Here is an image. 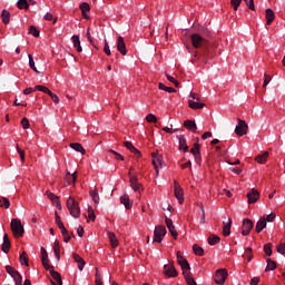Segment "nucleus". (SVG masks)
I'll return each instance as SVG.
<instances>
[{
  "instance_id": "nucleus-16",
  "label": "nucleus",
  "mask_w": 285,
  "mask_h": 285,
  "mask_svg": "<svg viewBox=\"0 0 285 285\" xmlns=\"http://www.w3.org/2000/svg\"><path fill=\"white\" fill-rule=\"evenodd\" d=\"M230 228H232V219L230 217L227 218V222H223V235L224 237H229L230 235Z\"/></svg>"
},
{
  "instance_id": "nucleus-61",
  "label": "nucleus",
  "mask_w": 285,
  "mask_h": 285,
  "mask_svg": "<svg viewBox=\"0 0 285 285\" xmlns=\"http://www.w3.org/2000/svg\"><path fill=\"white\" fill-rule=\"evenodd\" d=\"M21 126H22L23 130L29 129V127H30L29 119L23 117L22 120H21Z\"/></svg>"
},
{
  "instance_id": "nucleus-13",
  "label": "nucleus",
  "mask_w": 285,
  "mask_h": 285,
  "mask_svg": "<svg viewBox=\"0 0 285 285\" xmlns=\"http://www.w3.org/2000/svg\"><path fill=\"white\" fill-rule=\"evenodd\" d=\"M164 274L168 277H177L175 265H164Z\"/></svg>"
},
{
  "instance_id": "nucleus-23",
  "label": "nucleus",
  "mask_w": 285,
  "mask_h": 285,
  "mask_svg": "<svg viewBox=\"0 0 285 285\" xmlns=\"http://www.w3.org/2000/svg\"><path fill=\"white\" fill-rule=\"evenodd\" d=\"M183 127H185L187 130H190L191 132L197 131V125L195 124L194 120H185Z\"/></svg>"
},
{
  "instance_id": "nucleus-1",
  "label": "nucleus",
  "mask_w": 285,
  "mask_h": 285,
  "mask_svg": "<svg viewBox=\"0 0 285 285\" xmlns=\"http://www.w3.org/2000/svg\"><path fill=\"white\" fill-rule=\"evenodd\" d=\"M190 41H191V46H194V48L203 49V51H200V52H195V58H197L199 56L200 60H203L204 62H206L207 59L212 58L210 43L207 41L206 38H203L202 35L195 33V35L190 36Z\"/></svg>"
},
{
  "instance_id": "nucleus-17",
  "label": "nucleus",
  "mask_w": 285,
  "mask_h": 285,
  "mask_svg": "<svg viewBox=\"0 0 285 285\" xmlns=\"http://www.w3.org/2000/svg\"><path fill=\"white\" fill-rule=\"evenodd\" d=\"M41 264H43L45 269H51L52 266L48 263V252H46L45 247H41Z\"/></svg>"
},
{
  "instance_id": "nucleus-52",
  "label": "nucleus",
  "mask_w": 285,
  "mask_h": 285,
  "mask_svg": "<svg viewBox=\"0 0 285 285\" xmlns=\"http://www.w3.org/2000/svg\"><path fill=\"white\" fill-rule=\"evenodd\" d=\"M264 253L265 255H267L268 257L272 256L273 252H272V244H266L264 245Z\"/></svg>"
},
{
  "instance_id": "nucleus-20",
  "label": "nucleus",
  "mask_w": 285,
  "mask_h": 285,
  "mask_svg": "<svg viewBox=\"0 0 285 285\" xmlns=\"http://www.w3.org/2000/svg\"><path fill=\"white\" fill-rule=\"evenodd\" d=\"M47 271H49L50 276L55 279V282H56L58 285H62L61 275H60L58 272H55V271H53V266H51V268H49V269H47Z\"/></svg>"
},
{
  "instance_id": "nucleus-40",
  "label": "nucleus",
  "mask_w": 285,
  "mask_h": 285,
  "mask_svg": "<svg viewBox=\"0 0 285 285\" xmlns=\"http://www.w3.org/2000/svg\"><path fill=\"white\" fill-rule=\"evenodd\" d=\"M55 223L58 226L59 230H63L66 228L61 222V217L58 215V213H55Z\"/></svg>"
},
{
  "instance_id": "nucleus-30",
  "label": "nucleus",
  "mask_w": 285,
  "mask_h": 285,
  "mask_svg": "<svg viewBox=\"0 0 285 285\" xmlns=\"http://www.w3.org/2000/svg\"><path fill=\"white\" fill-rule=\"evenodd\" d=\"M107 236L109 238V243L111 244V247L116 248L118 246V239L116 237V234L112 232H108Z\"/></svg>"
},
{
  "instance_id": "nucleus-53",
  "label": "nucleus",
  "mask_w": 285,
  "mask_h": 285,
  "mask_svg": "<svg viewBox=\"0 0 285 285\" xmlns=\"http://www.w3.org/2000/svg\"><path fill=\"white\" fill-rule=\"evenodd\" d=\"M146 121L149 124H157V117L154 116V114H148V116H146Z\"/></svg>"
},
{
  "instance_id": "nucleus-34",
  "label": "nucleus",
  "mask_w": 285,
  "mask_h": 285,
  "mask_svg": "<svg viewBox=\"0 0 285 285\" xmlns=\"http://www.w3.org/2000/svg\"><path fill=\"white\" fill-rule=\"evenodd\" d=\"M207 242H208L209 246H216V244L220 243V237L215 234H212V235H209Z\"/></svg>"
},
{
  "instance_id": "nucleus-5",
  "label": "nucleus",
  "mask_w": 285,
  "mask_h": 285,
  "mask_svg": "<svg viewBox=\"0 0 285 285\" xmlns=\"http://www.w3.org/2000/svg\"><path fill=\"white\" fill-rule=\"evenodd\" d=\"M167 230L166 227L158 225L154 230V243L161 244L164 237H166Z\"/></svg>"
},
{
  "instance_id": "nucleus-55",
  "label": "nucleus",
  "mask_w": 285,
  "mask_h": 285,
  "mask_svg": "<svg viewBox=\"0 0 285 285\" xmlns=\"http://www.w3.org/2000/svg\"><path fill=\"white\" fill-rule=\"evenodd\" d=\"M253 248L252 247H247L245 249V254H246V258L248 259V263L253 261Z\"/></svg>"
},
{
  "instance_id": "nucleus-37",
  "label": "nucleus",
  "mask_w": 285,
  "mask_h": 285,
  "mask_svg": "<svg viewBox=\"0 0 285 285\" xmlns=\"http://www.w3.org/2000/svg\"><path fill=\"white\" fill-rule=\"evenodd\" d=\"M11 206L9 199L4 196H0V207L8 209Z\"/></svg>"
},
{
  "instance_id": "nucleus-43",
  "label": "nucleus",
  "mask_w": 285,
  "mask_h": 285,
  "mask_svg": "<svg viewBox=\"0 0 285 285\" xmlns=\"http://www.w3.org/2000/svg\"><path fill=\"white\" fill-rule=\"evenodd\" d=\"M28 33L36 38L40 37V32L35 26H30Z\"/></svg>"
},
{
  "instance_id": "nucleus-10",
  "label": "nucleus",
  "mask_w": 285,
  "mask_h": 285,
  "mask_svg": "<svg viewBox=\"0 0 285 285\" xmlns=\"http://www.w3.org/2000/svg\"><path fill=\"white\" fill-rule=\"evenodd\" d=\"M151 157H153L151 165H154L156 175H158V166L160 168H163V166H164L163 157L155 153L151 154Z\"/></svg>"
},
{
  "instance_id": "nucleus-33",
  "label": "nucleus",
  "mask_w": 285,
  "mask_h": 285,
  "mask_svg": "<svg viewBox=\"0 0 285 285\" xmlns=\"http://www.w3.org/2000/svg\"><path fill=\"white\" fill-rule=\"evenodd\" d=\"M80 10H81L82 17H85V19H89L88 12L90 11V6L86 2H82L80 4Z\"/></svg>"
},
{
  "instance_id": "nucleus-2",
  "label": "nucleus",
  "mask_w": 285,
  "mask_h": 285,
  "mask_svg": "<svg viewBox=\"0 0 285 285\" xmlns=\"http://www.w3.org/2000/svg\"><path fill=\"white\" fill-rule=\"evenodd\" d=\"M176 257H177V264L180 265L183 269V276H185L187 285H197V282H195V279L190 277L189 273L186 272L190 269V265L188 261H186V258L181 256L180 252H177Z\"/></svg>"
},
{
  "instance_id": "nucleus-6",
  "label": "nucleus",
  "mask_w": 285,
  "mask_h": 285,
  "mask_svg": "<svg viewBox=\"0 0 285 285\" xmlns=\"http://www.w3.org/2000/svg\"><path fill=\"white\" fill-rule=\"evenodd\" d=\"M248 131V125L245 122V120H242L237 118V126L235 127V134L239 137H244L247 135Z\"/></svg>"
},
{
  "instance_id": "nucleus-21",
  "label": "nucleus",
  "mask_w": 285,
  "mask_h": 285,
  "mask_svg": "<svg viewBox=\"0 0 285 285\" xmlns=\"http://www.w3.org/2000/svg\"><path fill=\"white\" fill-rule=\"evenodd\" d=\"M267 224H266V218L261 217L258 222H256V226H255V232L256 233H262V230L264 228H266Z\"/></svg>"
},
{
  "instance_id": "nucleus-38",
  "label": "nucleus",
  "mask_w": 285,
  "mask_h": 285,
  "mask_svg": "<svg viewBox=\"0 0 285 285\" xmlns=\"http://www.w3.org/2000/svg\"><path fill=\"white\" fill-rule=\"evenodd\" d=\"M17 6L19 10H29V2L27 0H18Z\"/></svg>"
},
{
  "instance_id": "nucleus-49",
  "label": "nucleus",
  "mask_w": 285,
  "mask_h": 285,
  "mask_svg": "<svg viewBox=\"0 0 285 285\" xmlns=\"http://www.w3.org/2000/svg\"><path fill=\"white\" fill-rule=\"evenodd\" d=\"M193 249H194L195 255H198L199 257L204 256V248L203 247H199L198 245H194Z\"/></svg>"
},
{
  "instance_id": "nucleus-28",
  "label": "nucleus",
  "mask_w": 285,
  "mask_h": 285,
  "mask_svg": "<svg viewBox=\"0 0 285 285\" xmlns=\"http://www.w3.org/2000/svg\"><path fill=\"white\" fill-rule=\"evenodd\" d=\"M61 247L59 246V240H55L53 243V253L56 261H61V254H60Z\"/></svg>"
},
{
  "instance_id": "nucleus-8",
  "label": "nucleus",
  "mask_w": 285,
  "mask_h": 285,
  "mask_svg": "<svg viewBox=\"0 0 285 285\" xmlns=\"http://www.w3.org/2000/svg\"><path fill=\"white\" fill-rule=\"evenodd\" d=\"M227 279V271L225 268H219L214 276V281L217 285H224Z\"/></svg>"
},
{
  "instance_id": "nucleus-59",
  "label": "nucleus",
  "mask_w": 285,
  "mask_h": 285,
  "mask_svg": "<svg viewBox=\"0 0 285 285\" xmlns=\"http://www.w3.org/2000/svg\"><path fill=\"white\" fill-rule=\"evenodd\" d=\"M124 147H126L130 151L136 153V150H137V148H135V146L130 141H124Z\"/></svg>"
},
{
  "instance_id": "nucleus-3",
  "label": "nucleus",
  "mask_w": 285,
  "mask_h": 285,
  "mask_svg": "<svg viewBox=\"0 0 285 285\" xmlns=\"http://www.w3.org/2000/svg\"><path fill=\"white\" fill-rule=\"evenodd\" d=\"M67 208L69 210V214L73 218H79V216H80V207H79V203H77L75 198L69 197L67 199Z\"/></svg>"
},
{
  "instance_id": "nucleus-12",
  "label": "nucleus",
  "mask_w": 285,
  "mask_h": 285,
  "mask_svg": "<svg viewBox=\"0 0 285 285\" xmlns=\"http://www.w3.org/2000/svg\"><path fill=\"white\" fill-rule=\"evenodd\" d=\"M128 177L130 178V187L135 193H139L141 185L138 183V176L131 175V171H128Z\"/></svg>"
},
{
  "instance_id": "nucleus-29",
  "label": "nucleus",
  "mask_w": 285,
  "mask_h": 285,
  "mask_svg": "<svg viewBox=\"0 0 285 285\" xmlns=\"http://www.w3.org/2000/svg\"><path fill=\"white\" fill-rule=\"evenodd\" d=\"M65 180L68 183V186H70L71 184H76L77 173L73 171V174L71 175L70 171H68L67 176H65Z\"/></svg>"
},
{
  "instance_id": "nucleus-31",
  "label": "nucleus",
  "mask_w": 285,
  "mask_h": 285,
  "mask_svg": "<svg viewBox=\"0 0 285 285\" xmlns=\"http://www.w3.org/2000/svg\"><path fill=\"white\" fill-rule=\"evenodd\" d=\"M206 107V104H200L198 101L189 100V108L191 110H200Z\"/></svg>"
},
{
  "instance_id": "nucleus-56",
  "label": "nucleus",
  "mask_w": 285,
  "mask_h": 285,
  "mask_svg": "<svg viewBox=\"0 0 285 285\" xmlns=\"http://www.w3.org/2000/svg\"><path fill=\"white\" fill-rule=\"evenodd\" d=\"M43 19H45L46 21H51V20H53V24L57 23V20H58V18H53L52 13H49V12H47V13L45 14Z\"/></svg>"
},
{
  "instance_id": "nucleus-48",
  "label": "nucleus",
  "mask_w": 285,
  "mask_h": 285,
  "mask_svg": "<svg viewBox=\"0 0 285 285\" xmlns=\"http://www.w3.org/2000/svg\"><path fill=\"white\" fill-rule=\"evenodd\" d=\"M109 154L115 156V160H117V161H125V157H122V155H120L119 153H117V151H115L112 149H109Z\"/></svg>"
},
{
  "instance_id": "nucleus-51",
  "label": "nucleus",
  "mask_w": 285,
  "mask_h": 285,
  "mask_svg": "<svg viewBox=\"0 0 285 285\" xmlns=\"http://www.w3.org/2000/svg\"><path fill=\"white\" fill-rule=\"evenodd\" d=\"M35 90H39L40 92H45L47 95H51L52 94V91H50V89H48L47 87H43V86H36Z\"/></svg>"
},
{
  "instance_id": "nucleus-4",
  "label": "nucleus",
  "mask_w": 285,
  "mask_h": 285,
  "mask_svg": "<svg viewBox=\"0 0 285 285\" xmlns=\"http://www.w3.org/2000/svg\"><path fill=\"white\" fill-rule=\"evenodd\" d=\"M10 229L12 230L14 237L24 236V227L22 226L20 219L13 218L12 222H10Z\"/></svg>"
},
{
  "instance_id": "nucleus-22",
  "label": "nucleus",
  "mask_w": 285,
  "mask_h": 285,
  "mask_svg": "<svg viewBox=\"0 0 285 285\" xmlns=\"http://www.w3.org/2000/svg\"><path fill=\"white\" fill-rule=\"evenodd\" d=\"M265 20L267 26H271L272 22L275 20V12L272 9L265 10Z\"/></svg>"
},
{
  "instance_id": "nucleus-63",
  "label": "nucleus",
  "mask_w": 285,
  "mask_h": 285,
  "mask_svg": "<svg viewBox=\"0 0 285 285\" xmlns=\"http://www.w3.org/2000/svg\"><path fill=\"white\" fill-rule=\"evenodd\" d=\"M88 213H89L88 218L91 219V222H95V219H97V216L95 215L92 207L88 208Z\"/></svg>"
},
{
  "instance_id": "nucleus-64",
  "label": "nucleus",
  "mask_w": 285,
  "mask_h": 285,
  "mask_svg": "<svg viewBox=\"0 0 285 285\" xmlns=\"http://www.w3.org/2000/svg\"><path fill=\"white\" fill-rule=\"evenodd\" d=\"M276 250L278 254L285 255V244L277 245Z\"/></svg>"
},
{
  "instance_id": "nucleus-44",
  "label": "nucleus",
  "mask_w": 285,
  "mask_h": 285,
  "mask_svg": "<svg viewBox=\"0 0 285 285\" xmlns=\"http://www.w3.org/2000/svg\"><path fill=\"white\" fill-rule=\"evenodd\" d=\"M60 233L62 234L63 242L68 244L71 240L70 234H68V230L66 228L60 229Z\"/></svg>"
},
{
  "instance_id": "nucleus-42",
  "label": "nucleus",
  "mask_w": 285,
  "mask_h": 285,
  "mask_svg": "<svg viewBox=\"0 0 285 285\" xmlns=\"http://www.w3.org/2000/svg\"><path fill=\"white\" fill-rule=\"evenodd\" d=\"M158 88H159V90H164L165 92H168V94L176 92V89H174L171 87H166V86H164L163 82L158 83Z\"/></svg>"
},
{
  "instance_id": "nucleus-15",
  "label": "nucleus",
  "mask_w": 285,
  "mask_h": 285,
  "mask_svg": "<svg viewBox=\"0 0 285 285\" xmlns=\"http://www.w3.org/2000/svg\"><path fill=\"white\" fill-rule=\"evenodd\" d=\"M246 197H248V204L252 205L257 203L259 198V193L257 191V189H250V191L246 194Z\"/></svg>"
},
{
  "instance_id": "nucleus-25",
  "label": "nucleus",
  "mask_w": 285,
  "mask_h": 285,
  "mask_svg": "<svg viewBox=\"0 0 285 285\" xmlns=\"http://www.w3.org/2000/svg\"><path fill=\"white\" fill-rule=\"evenodd\" d=\"M69 148H71L72 150H76L77 153H80L81 155H86V149L79 142L69 144Z\"/></svg>"
},
{
  "instance_id": "nucleus-35",
  "label": "nucleus",
  "mask_w": 285,
  "mask_h": 285,
  "mask_svg": "<svg viewBox=\"0 0 285 285\" xmlns=\"http://www.w3.org/2000/svg\"><path fill=\"white\" fill-rule=\"evenodd\" d=\"M91 199L95 204H99V193L97 186H95V189H91L89 191Z\"/></svg>"
},
{
  "instance_id": "nucleus-54",
  "label": "nucleus",
  "mask_w": 285,
  "mask_h": 285,
  "mask_svg": "<svg viewBox=\"0 0 285 285\" xmlns=\"http://www.w3.org/2000/svg\"><path fill=\"white\" fill-rule=\"evenodd\" d=\"M242 2H243V0H230V4L233 7V10H235V11L238 10Z\"/></svg>"
},
{
  "instance_id": "nucleus-57",
  "label": "nucleus",
  "mask_w": 285,
  "mask_h": 285,
  "mask_svg": "<svg viewBox=\"0 0 285 285\" xmlns=\"http://www.w3.org/2000/svg\"><path fill=\"white\" fill-rule=\"evenodd\" d=\"M17 151L19 154V157L21 158V161L24 163L26 161V154L24 150H22L18 145H17Z\"/></svg>"
},
{
  "instance_id": "nucleus-7",
  "label": "nucleus",
  "mask_w": 285,
  "mask_h": 285,
  "mask_svg": "<svg viewBox=\"0 0 285 285\" xmlns=\"http://www.w3.org/2000/svg\"><path fill=\"white\" fill-rule=\"evenodd\" d=\"M198 141H199V138H196L194 148L190 149V154L194 155L196 165H202V151L199 150L200 146Z\"/></svg>"
},
{
  "instance_id": "nucleus-41",
  "label": "nucleus",
  "mask_w": 285,
  "mask_h": 285,
  "mask_svg": "<svg viewBox=\"0 0 285 285\" xmlns=\"http://www.w3.org/2000/svg\"><path fill=\"white\" fill-rule=\"evenodd\" d=\"M276 263L273 262L271 258H267V266L265 267V272L275 271Z\"/></svg>"
},
{
  "instance_id": "nucleus-36",
  "label": "nucleus",
  "mask_w": 285,
  "mask_h": 285,
  "mask_svg": "<svg viewBox=\"0 0 285 285\" xmlns=\"http://www.w3.org/2000/svg\"><path fill=\"white\" fill-rule=\"evenodd\" d=\"M72 42H73V48H76V50H77L78 52H81L82 49H81L79 36L73 35V36H72Z\"/></svg>"
},
{
  "instance_id": "nucleus-26",
  "label": "nucleus",
  "mask_w": 285,
  "mask_h": 285,
  "mask_svg": "<svg viewBox=\"0 0 285 285\" xmlns=\"http://www.w3.org/2000/svg\"><path fill=\"white\" fill-rule=\"evenodd\" d=\"M10 248H11V240H9L8 235L4 234V236H3V244H2V252L4 254H8Z\"/></svg>"
},
{
  "instance_id": "nucleus-46",
  "label": "nucleus",
  "mask_w": 285,
  "mask_h": 285,
  "mask_svg": "<svg viewBox=\"0 0 285 285\" xmlns=\"http://www.w3.org/2000/svg\"><path fill=\"white\" fill-rule=\"evenodd\" d=\"M28 60H29V66H30L31 70L35 71V72H37V73H40V72L38 71V69L36 68L35 60H33V56L28 55Z\"/></svg>"
},
{
  "instance_id": "nucleus-45",
  "label": "nucleus",
  "mask_w": 285,
  "mask_h": 285,
  "mask_svg": "<svg viewBox=\"0 0 285 285\" xmlns=\"http://www.w3.org/2000/svg\"><path fill=\"white\" fill-rule=\"evenodd\" d=\"M4 269H6V273H8L10 276L20 274V272H18L16 268H12L9 265H6Z\"/></svg>"
},
{
  "instance_id": "nucleus-62",
  "label": "nucleus",
  "mask_w": 285,
  "mask_h": 285,
  "mask_svg": "<svg viewBox=\"0 0 285 285\" xmlns=\"http://www.w3.org/2000/svg\"><path fill=\"white\" fill-rule=\"evenodd\" d=\"M272 77L268 76L267 73H264V82H263V88H266L268 86V82H271Z\"/></svg>"
},
{
  "instance_id": "nucleus-47",
  "label": "nucleus",
  "mask_w": 285,
  "mask_h": 285,
  "mask_svg": "<svg viewBox=\"0 0 285 285\" xmlns=\"http://www.w3.org/2000/svg\"><path fill=\"white\" fill-rule=\"evenodd\" d=\"M10 18H11V13L9 11H7V10H3L2 11V22L4 24H8Z\"/></svg>"
},
{
  "instance_id": "nucleus-11",
  "label": "nucleus",
  "mask_w": 285,
  "mask_h": 285,
  "mask_svg": "<svg viewBox=\"0 0 285 285\" xmlns=\"http://www.w3.org/2000/svg\"><path fill=\"white\" fill-rule=\"evenodd\" d=\"M174 196L178 199V204H184V189H181L179 183H174Z\"/></svg>"
},
{
  "instance_id": "nucleus-14",
  "label": "nucleus",
  "mask_w": 285,
  "mask_h": 285,
  "mask_svg": "<svg viewBox=\"0 0 285 285\" xmlns=\"http://www.w3.org/2000/svg\"><path fill=\"white\" fill-rule=\"evenodd\" d=\"M117 50H118L119 53H121L122 56H126V53H127L126 43H125V38H122L121 36H119V37L117 38Z\"/></svg>"
},
{
  "instance_id": "nucleus-50",
  "label": "nucleus",
  "mask_w": 285,
  "mask_h": 285,
  "mask_svg": "<svg viewBox=\"0 0 285 285\" xmlns=\"http://www.w3.org/2000/svg\"><path fill=\"white\" fill-rule=\"evenodd\" d=\"M13 278L14 285H22V276L21 274H14L10 276Z\"/></svg>"
},
{
  "instance_id": "nucleus-58",
  "label": "nucleus",
  "mask_w": 285,
  "mask_h": 285,
  "mask_svg": "<svg viewBox=\"0 0 285 285\" xmlns=\"http://www.w3.org/2000/svg\"><path fill=\"white\" fill-rule=\"evenodd\" d=\"M168 228V232L171 234L174 240L177 239V237L179 236V234H177V230L175 229V226L173 227H167Z\"/></svg>"
},
{
  "instance_id": "nucleus-9",
  "label": "nucleus",
  "mask_w": 285,
  "mask_h": 285,
  "mask_svg": "<svg viewBox=\"0 0 285 285\" xmlns=\"http://www.w3.org/2000/svg\"><path fill=\"white\" fill-rule=\"evenodd\" d=\"M254 223L250 219H244L242 222V236L247 237L252 233Z\"/></svg>"
},
{
  "instance_id": "nucleus-60",
  "label": "nucleus",
  "mask_w": 285,
  "mask_h": 285,
  "mask_svg": "<svg viewBox=\"0 0 285 285\" xmlns=\"http://www.w3.org/2000/svg\"><path fill=\"white\" fill-rule=\"evenodd\" d=\"M246 3V7L249 8V10L256 11V7L254 6V0H244Z\"/></svg>"
},
{
  "instance_id": "nucleus-18",
  "label": "nucleus",
  "mask_w": 285,
  "mask_h": 285,
  "mask_svg": "<svg viewBox=\"0 0 285 285\" xmlns=\"http://www.w3.org/2000/svg\"><path fill=\"white\" fill-rule=\"evenodd\" d=\"M47 198L50 199L51 203L56 205V208L61 209V203L59 202V197L56 196L53 193L46 191Z\"/></svg>"
},
{
  "instance_id": "nucleus-19",
  "label": "nucleus",
  "mask_w": 285,
  "mask_h": 285,
  "mask_svg": "<svg viewBox=\"0 0 285 285\" xmlns=\"http://www.w3.org/2000/svg\"><path fill=\"white\" fill-rule=\"evenodd\" d=\"M178 138V146L180 148V150L185 151V153H188L189 151V147L188 145L186 144V138L184 135H180V136H177Z\"/></svg>"
},
{
  "instance_id": "nucleus-27",
  "label": "nucleus",
  "mask_w": 285,
  "mask_h": 285,
  "mask_svg": "<svg viewBox=\"0 0 285 285\" xmlns=\"http://www.w3.org/2000/svg\"><path fill=\"white\" fill-rule=\"evenodd\" d=\"M267 158H268V151H264L263 154L255 157V161L258 163L259 165H264L266 164Z\"/></svg>"
},
{
  "instance_id": "nucleus-24",
  "label": "nucleus",
  "mask_w": 285,
  "mask_h": 285,
  "mask_svg": "<svg viewBox=\"0 0 285 285\" xmlns=\"http://www.w3.org/2000/svg\"><path fill=\"white\" fill-rule=\"evenodd\" d=\"M73 261L78 264V269L83 271L86 262L83 258L80 257L79 254H72Z\"/></svg>"
},
{
  "instance_id": "nucleus-32",
  "label": "nucleus",
  "mask_w": 285,
  "mask_h": 285,
  "mask_svg": "<svg viewBox=\"0 0 285 285\" xmlns=\"http://www.w3.org/2000/svg\"><path fill=\"white\" fill-rule=\"evenodd\" d=\"M120 202L124 205V207H126V209H131V203L128 194H124V196H121L120 198Z\"/></svg>"
},
{
  "instance_id": "nucleus-39",
  "label": "nucleus",
  "mask_w": 285,
  "mask_h": 285,
  "mask_svg": "<svg viewBox=\"0 0 285 285\" xmlns=\"http://www.w3.org/2000/svg\"><path fill=\"white\" fill-rule=\"evenodd\" d=\"M19 262L21 265H26L27 267L29 266V257H27L26 252H22L21 256H19Z\"/></svg>"
}]
</instances>
